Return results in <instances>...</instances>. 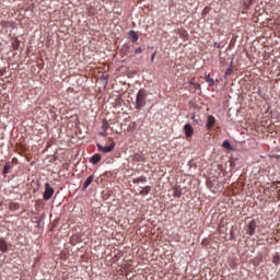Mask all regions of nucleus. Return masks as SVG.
<instances>
[{
    "instance_id": "nucleus-1",
    "label": "nucleus",
    "mask_w": 280,
    "mask_h": 280,
    "mask_svg": "<svg viewBox=\"0 0 280 280\" xmlns=\"http://www.w3.org/2000/svg\"><path fill=\"white\" fill-rule=\"evenodd\" d=\"M145 106V90H140L137 94L136 108H143Z\"/></svg>"
},
{
    "instance_id": "nucleus-2",
    "label": "nucleus",
    "mask_w": 280,
    "mask_h": 280,
    "mask_svg": "<svg viewBox=\"0 0 280 280\" xmlns=\"http://www.w3.org/2000/svg\"><path fill=\"white\" fill-rule=\"evenodd\" d=\"M51 196H54V188L51 187V185H49V183H46L43 199L44 200H51Z\"/></svg>"
},
{
    "instance_id": "nucleus-3",
    "label": "nucleus",
    "mask_w": 280,
    "mask_h": 280,
    "mask_svg": "<svg viewBox=\"0 0 280 280\" xmlns=\"http://www.w3.org/2000/svg\"><path fill=\"white\" fill-rule=\"evenodd\" d=\"M97 149L100 152H103L104 154H108V152H113L115 150V142L107 147H103L102 144L97 143Z\"/></svg>"
},
{
    "instance_id": "nucleus-4",
    "label": "nucleus",
    "mask_w": 280,
    "mask_h": 280,
    "mask_svg": "<svg viewBox=\"0 0 280 280\" xmlns=\"http://www.w3.org/2000/svg\"><path fill=\"white\" fill-rule=\"evenodd\" d=\"M215 126V117L209 115L207 118L206 128L208 130H213V127Z\"/></svg>"
},
{
    "instance_id": "nucleus-5",
    "label": "nucleus",
    "mask_w": 280,
    "mask_h": 280,
    "mask_svg": "<svg viewBox=\"0 0 280 280\" xmlns=\"http://www.w3.org/2000/svg\"><path fill=\"white\" fill-rule=\"evenodd\" d=\"M186 139H191L194 137V127L190 124L185 125L184 127Z\"/></svg>"
},
{
    "instance_id": "nucleus-6",
    "label": "nucleus",
    "mask_w": 280,
    "mask_h": 280,
    "mask_svg": "<svg viewBox=\"0 0 280 280\" xmlns=\"http://www.w3.org/2000/svg\"><path fill=\"white\" fill-rule=\"evenodd\" d=\"M255 229H257V222L250 221L247 224V235H255Z\"/></svg>"
},
{
    "instance_id": "nucleus-7",
    "label": "nucleus",
    "mask_w": 280,
    "mask_h": 280,
    "mask_svg": "<svg viewBox=\"0 0 280 280\" xmlns=\"http://www.w3.org/2000/svg\"><path fill=\"white\" fill-rule=\"evenodd\" d=\"M173 191H174L173 194L174 198H180V196H183V188H180V186L175 185L173 187Z\"/></svg>"
},
{
    "instance_id": "nucleus-8",
    "label": "nucleus",
    "mask_w": 280,
    "mask_h": 280,
    "mask_svg": "<svg viewBox=\"0 0 280 280\" xmlns=\"http://www.w3.org/2000/svg\"><path fill=\"white\" fill-rule=\"evenodd\" d=\"M100 161H102V155L100 153H96L91 158L92 165H97V163H100Z\"/></svg>"
},
{
    "instance_id": "nucleus-9",
    "label": "nucleus",
    "mask_w": 280,
    "mask_h": 280,
    "mask_svg": "<svg viewBox=\"0 0 280 280\" xmlns=\"http://www.w3.org/2000/svg\"><path fill=\"white\" fill-rule=\"evenodd\" d=\"M93 180H95L94 175H91L86 178V180L83 184V191L89 187V185H91V183H93Z\"/></svg>"
},
{
    "instance_id": "nucleus-10",
    "label": "nucleus",
    "mask_w": 280,
    "mask_h": 280,
    "mask_svg": "<svg viewBox=\"0 0 280 280\" xmlns=\"http://www.w3.org/2000/svg\"><path fill=\"white\" fill-rule=\"evenodd\" d=\"M132 161H135L136 163H141V162L145 161V158L143 155H141L140 153H136L132 156Z\"/></svg>"
},
{
    "instance_id": "nucleus-11",
    "label": "nucleus",
    "mask_w": 280,
    "mask_h": 280,
    "mask_svg": "<svg viewBox=\"0 0 280 280\" xmlns=\"http://www.w3.org/2000/svg\"><path fill=\"white\" fill-rule=\"evenodd\" d=\"M0 250L1 253H8V243L0 238Z\"/></svg>"
},
{
    "instance_id": "nucleus-12",
    "label": "nucleus",
    "mask_w": 280,
    "mask_h": 280,
    "mask_svg": "<svg viewBox=\"0 0 280 280\" xmlns=\"http://www.w3.org/2000/svg\"><path fill=\"white\" fill-rule=\"evenodd\" d=\"M129 36H130L132 43H137L139 40V36L137 35V33L135 31H130Z\"/></svg>"
},
{
    "instance_id": "nucleus-13",
    "label": "nucleus",
    "mask_w": 280,
    "mask_h": 280,
    "mask_svg": "<svg viewBox=\"0 0 280 280\" xmlns=\"http://www.w3.org/2000/svg\"><path fill=\"white\" fill-rule=\"evenodd\" d=\"M136 130H137V122H136V121L130 122V124L128 125L127 131H128V132H135Z\"/></svg>"
},
{
    "instance_id": "nucleus-14",
    "label": "nucleus",
    "mask_w": 280,
    "mask_h": 280,
    "mask_svg": "<svg viewBox=\"0 0 280 280\" xmlns=\"http://www.w3.org/2000/svg\"><path fill=\"white\" fill-rule=\"evenodd\" d=\"M206 82H208V84H210V86H213L215 84V80H213V78H211V74H207L205 77Z\"/></svg>"
},
{
    "instance_id": "nucleus-15",
    "label": "nucleus",
    "mask_w": 280,
    "mask_h": 280,
    "mask_svg": "<svg viewBox=\"0 0 280 280\" xmlns=\"http://www.w3.org/2000/svg\"><path fill=\"white\" fill-rule=\"evenodd\" d=\"M147 178H145V176H140V177H138V178H135L133 179V183L136 184V185H138V183H147Z\"/></svg>"
},
{
    "instance_id": "nucleus-16",
    "label": "nucleus",
    "mask_w": 280,
    "mask_h": 280,
    "mask_svg": "<svg viewBox=\"0 0 280 280\" xmlns=\"http://www.w3.org/2000/svg\"><path fill=\"white\" fill-rule=\"evenodd\" d=\"M150 186H145L142 190H140V196H148L150 194Z\"/></svg>"
},
{
    "instance_id": "nucleus-17",
    "label": "nucleus",
    "mask_w": 280,
    "mask_h": 280,
    "mask_svg": "<svg viewBox=\"0 0 280 280\" xmlns=\"http://www.w3.org/2000/svg\"><path fill=\"white\" fill-rule=\"evenodd\" d=\"M78 242H80L79 236H71L70 244H72V246H75L78 244Z\"/></svg>"
},
{
    "instance_id": "nucleus-18",
    "label": "nucleus",
    "mask_w": 280,
    "mask_h": 280,
    "mask_svg": "<svg viewBox=\"0 0 280 280\" xmlns=\"http://www.w3.org/2000/svg\"><path fill=\"white\" fill-rule=\"evenodd\" d=\"M222 148H225V150H233V147H231V142H229V140H225L222 143Z\"/></svg>"
},
{
    "instance_id": "nucleus-19",
    "label": "nucleus",
    "mask_w": 280,
    "mask_h": 280,
    "mask_svg": "<svg viewBox=\"0 0 280 280\" xmlns=\"http://www.w3.org/2000/svg\"><path fill=\"white\" fill-rule=\"evenodd\" d=\"M20 46H21V43L19 42V39H15L12 42V47L14 50L19 49Z\"/></svg>"
},
{
    "instance_id": "nucleus-20",
    "label": "nucleus",
    "mask_w": 280,
    "mask_h": 280,
    "mask_svg": "<svg viewBox=\"0 0 280 280\" xmlns=\"http://www.w3.org/2000/svg\"><path fill=\"white\" fill-rule=\"evenodd\" d=\"M10 167H12V166H10V164L9 163H5V165L3 166V171H2V174H8V172H10Z\"/></svg>"
},
{
    "instance_id": "nucleus-21",
    "label": "nucleus",
    "mask_w": 280,
    "mask_h": 280,
    "mask_svg": "<svg viewBox=\"0 0 280 280\" xmlns=\"http://www.w3.org/2000/svg\"><path fill=\"white\" fill-rule=\"evenodd\" d=\"M231 73H233V67H232V66H230V67L226 69V71H225V77H226V75H231Z\"/></svg>"
},
{
    "instance_id": "nucleus-22",
    "label": "nucleus",
    "mask_w": 280,
    "mask_h": 280,
    "mask_svg": "<svg viewBox=\"0 0 280 280\" xmlns=\"http://www.w3.org/2000/svg\"><path fill=\"white\" fill-rule=\"evenodd\" d=\"M135 54H143V49L141 47H138L136 50H135Z\"/></svg>"
},
{
    "instance_id": "nucleus-23",
    "label": "nucleus",
    "mask_w": 280,
    "mask_h": 280,
    "mask_svg": "<svg viewBox=\"0 0 280 280\" xmlns=\"http://www.w3.org/2000/svg\"><path fill=\"white\" fill-rule=\"evenodd\" d=\"M273 264H280V257L279 256L273 257Z\"/></svg>"
},
{
    "instance_id": "nucleus-24",
    "label": "nucleus",
    "mask_w": 280,
    "mask_h": 280,
    "mask_svg": "<svg viewBox=\"0 0 280 280\" xmlns=\"http://www.w3.org/2000/svg\"><path fill=\"white\" fill-rule=\"evenodd\" d=\"M154 58H156V52H153L151 56V62H154Z\"/></svg>"
},
{
    "instance_id": "nucleus-25",
    "label": "nucleus",
    "mask_w": 280,
    "mask_h": 280,
    "mask_svg": "<svg viewBox=\"0 0 280 280\" xmlns=\"http://www.w3.org/2000/svg\"><path fill=\"white\" fill-rule=\"evenodd\" d=\"M191 119L195 121V124H198V120L196 119V114H192Z\"/></svg>"
},
{
    "instance_id": "nucleus-26",
    "label": "nucleus",
    "mask_w": 280,
    "mask_h": 280,
    "mask_svg": "<svg viewBox=\"0 0 280 280\" xmlns=\"http://www.w3.org/2000/svg\"><path fill=\"white\" fill-rule=\"evenodd\" d=\"M214 47H218V49H220V44L214 43Z\"/></svg>"
},
{
    "instance_id": "nucleus-27",
    "label": "nucleus",
    "mask_w": 280,
    "mask_h": 280,
    "mask_svg": "<svg viewBox=\"0 0 280 280\" xmlns=\"http://www.w3.org/2000/svg\"><path fill=\"white\" fill-rule=\"evenodd\" d=\"M275 159L279 160V159H280V155H275Z\"/></svg>"
},
{
    "instance_id": "nucleus-28",
    "label": "nucleus",
    "mask_w": 280,
    "mask_h": 280,
    "mask_svg": "<svg viewBox=\"0 0 280 280\" xmlns=\"http://www.w3.org/2000/svg\"><path fill=\"white\" fill-rule=\"evenodd\" d=\"M103 137H106V132L101 133Z\"/></svg>"
}]
</instances>
